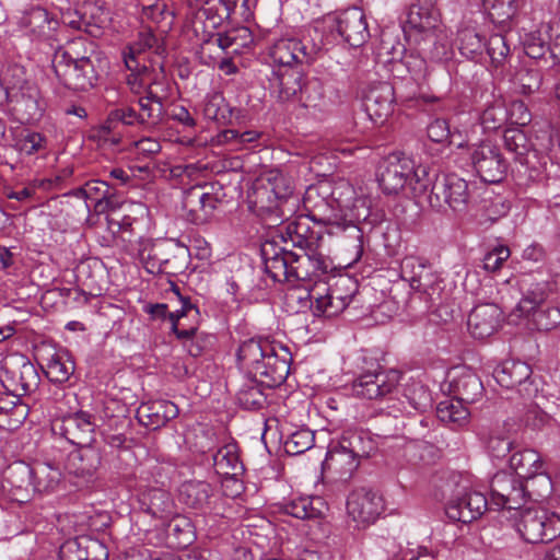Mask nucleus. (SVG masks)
<instances>
[{"label":"nucleus","mask_w":560,"mask_h":560,"mask_svg":"<svg viewBox=\"0 0 560 560\" xmlns=\"http://www.w3.org/2000/svg\"><path fill=\"white\" fill-rule=\"evenodd\" d=\"M299 202V196L293 194L291 185L280 173L257 178L247 192L248 208L270 226L292 218Z\"/></svg>","instance_id":"1"},{"label":"nucleus","mask_w":560,"mask_h":560,"mask_svg":"<svg viewBox=\"0 0 560 560\" xmlns=\"http://www.w3.org/2000/svg\"><path fill=\"white\" fill-rule=\"evenodd\" d=\"M377 180L386 195H397L408 188L415 198H420L429 190L430 170L404 152L389 154L380 166Z\"/></svg>","instance_id":"2"},{"label":"nucleus","mask_w":560,"mask_h":560,"mask_svg":"<svg viewBox=\"0 0 560 560\" xmlns=\"http://www.w3.org/2000/svg\"><path fill=\"white\" fill-rule=\"evenodd\" d=\"M436 0H417L407 14L406 25L410 30L423 34V47L434 61L447 59L452 51V44L447 31L440 22V13L435 8Z\"/></svg>","instance_id":"3"},{"label":"nucleus","mask_w":560,"mask_h":560,"mask_svg":"<svg viewBox=\"0 0 560 560\" xmlns=\"http://www.w3.org/2000/svg\"><path fill=\"white\" fill-rule=\"evenodd\" d=\"M269 57L276 66L292 68L295 65H311L324 49L326 43L317 28L302 38L278 31L269 33Z\"/></svg>","instance_id":"4"},{"label":"nucleus","mask_w":560,"mask_h":560,"mask_svg":"<svg viewBox=\"0 0 560 560\" xmlns=\"http://www.w3.org/2000/svg\"><path fill=\"white\" fill-rule=\"evenodd\" d=\"M189 256L188 247L174 240L147 241L139 249V258L151 275L176 273Z\"/></svg>","instance_id":"5"},{"label":"nucleus","mask_w":560,"mask_h":560,"mask_svg":"<svg viewBox=\"0 0 560 560\" xmlns=\"http://www.w3.org/2000/svg\"><path fill=\"white\" fill-rule=\"evenodd\" d=\"M429 190L422 197L427 198L430 207L438 212L452 209L464 212L467 208L469 191L468 183L456 174H438L430 172Z\"/></svg>","instance_id":"6"},{"label":"nucleus","mask_w":560,"mask_h":560,"mask_svg":"<svg viewBox=\"0 0 560 560\" xmlns=\"http://www.w3.org/2000/svg\"><path fill=\"white\" fill-rule=\"evenodd\" d=\"M548 292L545 284L529 289L514 307L512 315L527 318L538 331H550L560 326V308L546 304Z\"/></svg>","instance_id":"7"},{"label":"nucleus","mask_w":560,"mask_h":560,"mask_svg":"<svg viewBox=\"0 0 560 560\" xmlns=\"http://www.w3.org/2000/svg\"><path fill=\"white\" fill-rule=\"evenodd\" d=\"M355 283L350 278H341L332 285L315 283L308 291L311 310L315 316L334 317L345 311L353 299Z\"/></svg>","instance_id":"8"},{"label":"nucleus","mask_w":560,"mask_h":560,"mask_svg":"<svg viewBox=\"0 0 560 560\" xmlns=\"http://www.w3.org/2000/svg\"><path fill=\"white\" fill-rule=\"evenodd\" d=\"M355 283L350 278H341L332 285L315 283L308 291L311 310L315 316L334 317L345 311L353 299Z\"/></svg>","instance_id":"9"},{"label":"nucleus","mask_w":560,"mask_h":560,"mask_svg":"<svg viewBox=\"0 0 560 560\" xmlns=\"http://www.w3.org/2000/svg\"><path fill=\"white\" fill-rule=\"evenodd\" d=\"M448 487L445 513L451 521L471 523L487 511L488 500L481 492L471 490L467 479L458 478Z\"/></svg>","instance_id":"10"},{"label":"nucleus","mask_w":560,"mask_h":560,"mask_svg":"<svg viewBox=\"0 0 560 560\" xmlns=\"http://www.w3.org/2000/svg\"><path fill=\"white\" fill-rule=\"evenodd\" d=\"M161 79H163L162 71L156 72L148 67H143L141 73L129 75L128 84L133 92L139 93L140 89L145 91V95L139 97L138 101L141 125L156 126L162 119L163 96L159 95L153 89V86L161 84Z\"/></svg>","instance_id":"11"},{"label":"nucleus","mask_w":560,"mask_h":560,"mask_svg":"<svg viewBox=\"0 0 560 560\" xmlns=\"http://www.w3.org/2000/svg\"><path fill=\"white\" fill-rule=\"evenodd\" d=\"M71 51L68 59L54 58L52 68L59 81L69 90L88 91L97 82V72L94 61L78 57Z\"/></svg>","instance_id":"12"},{"label":"nucleus","mask_w":560,"mask_h":560,"mask_svg":"<svg viewBox=\"0 0 560 560\" xmlns=\"http://www.w3.org/2000/svg\"><path fill=\"white\" fill-rule=\"evenodd\" d=\"M516 529L529 544L548 542L560 535V516L541 509H526L520 513Z\"/></svg>","instance_id":"13"},{"label":"nucleus","mask_w":560,"mask_h":560,"mask_svg":"<svg viewBox=\"0 0 560 560\" xmlns=\"http://www.w3.org/2000/svg\"><path fill=\"white\" fill-rule=\"evenodd\" d=\"M0 382L7 393L13 397H23L38 388L40 377L35 365L21 358L19 362H4L1 365Z\"/></svg>","instance_id":"14"},{"label":"nucleus","mask_w":560,"mask_h":560,"mask_svg":"<svg viewBox=\"0 0 560 560\" xmlns=\"http://www.w3.org/2000/svg\"><path fill=\"white\" fill-rule=\"evenodd\" d=\"M401 374L396 370L368 371L355 377L351 384L353 396L362 399H382L393 395Z\"/></svg>","instance_id":"15"},{"label":"nucleus","mask_w":560,"mask_h":560,"mask_svg":"<svg viewBox=\"0 0 560 560\" xmlns=\"http://www.w3.org/2000/svg\"><path fill=\"white\" fill-rule=\"evenodd\" d=\"M472 166L486 183H499L503 179L508 164L500 149L489 141H481L470 148Z\"/></svg>","instance_id":"16"},{"label":"nucleus","mask_w":560,"mask_h":560,"mask_svg":"<svg viewBox=\"0 0 560 560\" xmlns=\"http://www.w3.org/2000/svg\"><path fill=\"white\" fill-rule=\"evenodd\" d=\"M532 369L522 361L506 360L493 371L497 383L505 388H516L524 398H533L538 393V386L530 380Z\"/></svg>","instance_id":"17"},{"label":"nucleus","mask_w":560,"mask_h":560,"mask_svg":"<svg viewBox=\"0 0 560 560\" xmlns=\"http://www.w3.org/2000/svg\"><path fill=\"white\" fill-rule=\"evenodd\" d=\"M291 362L292 354L289 348L276 341L273 351L266 354V358L254 373V377L258 378V382L268 388L280 386L290 373Z\"/></svg>","instance_id":"18"},{"label":"nucleus","mask_w":560,"mask_h":560,"mask_svg":"<svg viewBox=\"0 0 560 560\" xmlns=\"http://www.w3.org/2000/svg\"><path fill=\"white\" fill-rule=\"evenodd\" d=\"M384 511V500L377 492L360 488L353 490L347 500L348 516L358 527L373 524Z\"/></svg>","instance_id":"19"},{"label":"nucleus","mask_w":560,"mask_h":560,"mask_svg":"<svg viewBox=\"0 0 560 560\" xmlns=\"http://www.w3.org/2000/svg\"><path fill=\"white\" fill-rule=\"evenodd\" d=\"M52 432L79 447L91 445L95 423L90 413L79 411L52 422Z\"/></svg>","instance_id":"20"},{"label":"nucleus","mask_w":560,"mask_h":560,"mask_svg":"<svg viewBox=\"0 0 560 560\" xmlns=\"http://www.w3.org/2000/svg\"><path fill=\"white\" fill-rule=\"evenodd\" d=\"M490 504L497 509H520L524 500L523 481L512 474L500 471L490 482Z\"/></svg>","instance_id":"21"},{"label":"nucleus","mask_w":560,"mask_h":560,"mask_svg":"<svg viewBox=\"0 0 560 560\" xmlns=\"http://www.w3.org/2000/svg\"><path fill=\"white\" fill-rule=\"evenodd\" d=\"M219 200L205 190L203 186H191L183 194V209L187 212V220L194 224L206 223L213 214Z\"/></svg>","instance_id":"22"},{"label":"nucleus","mask_w":560,"mask_h":560,"mask_svg":"<svg viewBox=\"0 0 560 560\" xmlns=\"http://www.w3.org/2000/svg\"><path fill=\"white\" fill-rule=\"evenodd\" d=\"M261 257L266 273L275 282L293 283L291 272L293 252L278 246L275 242H266L261 246Z\"/></svg>","instance_id":"23"},{"label":"nucleus","mask_w":560,"mask_h":560,"mask_svg":"<svg viewBox=\"0 0 560 560\" xmlns=\"http://www.w3.org/2000/svg\"><path fill=\"white\" fill-rule=\"evenodd\" d=\"M33 466L24 462L13 463L4 471L3 489L9 492L12 501L25 503L33 493Z\"/></svg>","instance_id":"24"},{"label":"nucleus","mask_w":560,"mask_h":560,"mask_svg":"<svg viewBox=\"0 0 560 560\" xmlns=\"http://www.w3.org/2000/svg\"><path fill=\"white\" fill-rule=\"evenodd\" d=\"M334 28L352 47L362 46L370 37L365 15L358 8L341 12L336 19Z\"/></svg>","instance_id":"25"},{"label":"nucleus","mask_w":560,"mask_h":560,"mask_svg":"<svg viewBox=\"0 0 560 560\" xmlns=\"http://www.w3.org/2000/svg\"><path fill=\"white\" fill-rule=\"evenodd\" d=\"M502 322V312L493 303L477 305L468 316V329L474 338L485 339L492 336Z\"/></svg>","instance_id":"26"},{"label":"nucleus","mask_w":560,"mask_h":560,"mask_svg":"<svg viewBox=\"0 0 560 560\" xmlns=\"http://www.w3.org/2000/svg\"><path fill=\"white\" fill-rule=\"evenodd\" d=\"M287 223L282 229V233L287 238L284 242H291L292 246L299 247L301 250H315L318 249L322 242V233L314 231L310 224V217L300 215L291 220H285Z\"/></svg>","instance_id":"27"},{"label":"nucleus","mask_w":560,"mask_h":560,"mask_svg":"<svg viewBox=\"0 0 560 560\" xmlns=\"http://www.w3.org/2000/svg\"><path fill=\"white\" fill-rule=\"evenodd\" d=\"M58 26V21L40 7L26 11L19 19V27L33 39H48Z\"/></svg>","instance_id":"28"},{"label":"nucleus","mask_w":560,"mask_h":560,"mask_svg":"<svg viewBox=\"0 0 560 560\" xmlns=\"http://www.w3.org/2000/svg\"><path fill=\"white\" fill-rule=\"evenodd\" d=\"M178 412L174 402L160 399L141 404L137 409V418L142 425L156 430L175 419Z\"/></svg>","instance_id":"29"},{"label":"nucleus","mask_w":560,"mask_h":560,"mask_svg":"<svg viewBox=\"0 0 560 560\" xmlns=\"http://www.w3.org/2000/svg\"><path fill=\"white\" fill-rule=\"evenodd\" d=\"M328 271L326 258L315 250H302L301 254L293 253L291 272L293 282L312 280L315 277L325 275Z\"/></svg>","instance_id":"30"},{"label":"nucleus","mask_w":560,"mask_h":560,"mask_svg":"<svg viewBox=\"0 0 560 560\" xmlns=\"http://www.w3.org/2000/svg\"><path fill=\"white\" fill-rule=\"evenodd\" d=\"M102 455L100 450L94 446L86 445L72 451L67 460V469L69 474L90 480L101 467Z\"/></svg>","instance_id":"31"},{"label":"nucleus","mask_w":560,"mask_h":560,"mask_svg":"<svg viewBox=\"0 0 560 560\" xmlns=\"http://www.w3.org/2000/svg\"><path fill=\"white\" fill-rule=\"evenodd\" d=\"M394 88L382 82L373 86L365 96L364 107L375 122H383L393 112Z\"/></svg>","instance_id":"32"},{"label":"nucleus","mask_w":560,"mask_h":560,"mask_svg":"<svg viewBox=\"0 0 560 560\" xmlns=\"http://www.w3.org/2000/svg\"><path fill=\"white\" fill-rule=\"evenodd\" d=\"M275 342V340L256 338L243 341L236 353L240 366L254 375L266 354L273 351Z\"/></svg>","instance_id":"33"},{"label":"nucleus","mask_w":560,"mask_h":560,"mask_svg":"<svg viewBox=\"0 0 560 560\" xmlns=\"http://www.w3.org/2000/svg\"><path fill=\"white\" fill-rule=\"evenodd\" d=\"M28 415V407L21 401V397H13L9 393L0 395V429L14 431L21 427Z\"/></svg>","instance_id":"34"},{"label":"nucleus","mask_w":560,"mask_h":560,"mask_svg":"<svg viewBox=\"0 0 560 560\" xmlns=\"http://www.w3.org/2000/svg\"><path fill=\"white\" fill-rule=\"evenodd\" d=\"M78 21H70L72 27L97 37L109 23V12L96 3H88L82 8Z\"/></svg>","instance_id":"35"},{"label":"nucleus","mask_w":560,"mask_h":560,"mask_svg":"<svg viewBox=\"0 0 560 560\" xmlns=\"http://www.w3.org/2000/svg\"><path fill=\"white\" fill-rule=\"evenodd\" d=\"M339 442L332 440L324 460L325 468L340 474L341 477H350L357 470L360 459L347 450H341Z\"/></svg>","instance_id":"36"},{"label":"nucleus","mask_w":560,"mask_h":560,"mask_svg":"<svg viewBox=\"0 0 560 560\" xmlns=\"http://www.w3.org/2000/svg\"><path fill=\"white\" fill-rule=\"evenodd\" d=\"M451 392L454 397L472 404L477 401L483 392V386L479 377L471 371H464L459 375L452 378L450 383Z\"/></svg>","instance_id":"37"},{"label":"nucleus","mask_w":560,"mask_h":560,"mask_svg":"<svg viewBox=\"0 0 560 560\" xmlns=\"http://www.w3.org/2000/svg\"><path fill=\"white\" fill-rule=\"evenodd\" d=\"M212 495L213 489L206 481H186L180 486L178 492V499L182 503L201 511L209 506Z\"/></svg>","instance_id":"38"},{"label":"nucleus","mask_w":560,"mask_h":560,"mask_svg":"<svg viewBox=\"0 0 560 560\" xmlns=\"http://www.w3.org/2000/svg\"><path fill=\"white\" fill-rule=\"evenodd\" d=\"M33 493L49 494L57 491L62 481L59 467L49 463H38L33 466Z\"/></svg>","instance_id":"39"},{"label":"nucleus","mask_w":560,"mask_h":560,"mask_svg":"<svg viewBox=\"0 0 560 560\" xmlns=\"http://www.w3.org/2000/svg\"><path fill=\"white\" fill-rule=\"evenodd\" d=\"M139 503L144 512L159 518H163L172 509L170 493L161 488L143 489L139 494Z\"/></svg>","instance_id":"40"},{"label":"nucleus","mask_w":560,"mask_h":560,"mask_svg":"<svg viewBox=\"0 0 560 560\" xmlns=\"http://www.w3.org/2000/svg\"><path fill=\"white\" fill-rule=\"evenodd\" d=\"M326 509L325 502L319 497H301L283 505L285 514L300 520L320 518Z\"/></svg>","instance_id":"41"},{"label":"nucleus","mask_w":560,"mask_h":560,"mask_svg":"<svg viewBox=\"0 0 560 560\" xmlns=\"http://www.w3.org/2000/svg\"><path fill=\"white\" fill-rule=\"evenodd\" d=\"M95 550L102 551L106 557L107 552L97 540L86 537H77L66 540L59 548L60 560H92L91 553Z\"/></svg>","instance_id":"42"},{"label":"nucleus","mask_w":560,"mask_h":560,"mask_svg":"<svg viewBox=\"0 0 560 560\" xmlns=\"http://www.w3.org/2000/svg\"><path fill=\"white\" fill-rule=\"evenodd\" d=\"M74 361L66 349L56 351L47 361L45 374L52 383L62 384L74 373Z\"/></svg>","instance_id":"43"},{"label":"nucleus","mask_w":560,"mask_h":560,"mask_svg":"<svg viewBox=\"0 0 560 560\" xmlns=\"http://www.w3.org/2000/svg\"><path fill=\"white\" fill-rule=\"evenodd\" d=\"M341 450H347L359 459L369 457L375 445L372 438L363 430H346L337 440Z\"/></svg>","instance_id":"44"},{"label":"nucleus","mask_w":560,"mask_h":560,"mask_svg":"<svg viewBox=\"0 0 560 560\" xmlns=\"http://www.w3.org/2000/svg\"><path fill=\"white\" fill-rule=\"evenodd\" d=\"M466 402L455 397L439 402L436 407L438 418L445 424L459 428L468 423L470 411Z\"/></svg>","instance_id":"45"},{"label":"nucleus","mask_w":560,"mask_h":560,"mask_svg":"<svg viewBox=\"0 0 560 560\" xmlns=\"http://www.w3.org/2000/svg\"><path fill=\"white\" fill-rule=\"evenodd\" d=\"M83 198L94 201V210L105 213L115 209L113 194L109 185L103 180H89L83 185Z\"/></svg>","instance_id":"46"},{"label":"nucleus","mask_w":560,"mask_h":560,"mask_svg":"<svg viewBox=\"0 0 560 560\" xmlns=\"http://www.w3.org/2000/svg\"><path fill=\"white\" fill-rule=\"evenodd\" d=\"M212 459L218 475L234 477L243 471L235 444L223 445L212 455Z\"/></svg>","instance_id":"47"},{"label":"nucleus","mask_w":560,"mask_h":560,"mask_svg":"<svg viewBox=\"0 0 560 560\" xmlns=\"http://www.w3.org/2000/svg\"><path fill=\"white\" fill-rule=\"evenodd\" d=\"M217 42L223 50H230V52L238 55L254 44V36L247 26H238L224 33H219Z\"/></svg>","instance_id":"48"},{"label":"nucleus","mask_w":560,"mask_h":560,"mask_svg":"<svg viewBox=\"0 0 560 560\" xmlns=\"http://www.w3.org/2000/svg\"><path fill=\"white\" fill-rule=\"evenodd\" d=\"M510 467L520 479L533 477L542 469L540 455L534 450H523L515 452L510 458Z\"/></svg>","instance_id":"49"},{"label":"nucleus","mask_w":560,"mask_h":560,"mask_svg":"<svg viewBox=\"0 0 560 560\" xmlns=\"http://www.w3.org/2000/svg\"><path fill=\"white\" fill-rule=\"evenodd\" d=\"M158 43L156 37L150 31L141 32L138 40L129 46V52L125 55V63L131 74H138L143 71L145 65L140 66L139 57L147 49H152Z\"/></svg>","instance_id":"50"},{"label":"nucleus","mask_w":560,"mask_h":560,"mask_svg":"<svg viewBox=\"0 0 560 560\" xmlns=\"http://www.w3.org/2000/svg\"><path fill=\"white\" fill-rule=\"evenodd\" d=\"M318 222L323 223L327 228V233L331 235H337L342 232H348L349 236L354 238L358 243L354 245L357 248V254L360 256L363 252L362 247V231L361 229L353 223L351 220H346L342 217H338L337 214L327 218L318 219Z\"/></svg>","instance_id":"51"},{"label":"nucleus","mask_w":560,"mask_h":560,"mask_svg":"<svg viewBox=\"0 0 560 560\" xmlns=\"http://www.w3.org/2000/svg\"><path fill=\"white\" fill-rule=\"evenodd\" d=\"M303 74L292 68L285 69L278 74V97L281 101H289L298 97L304 85Z\"/></svg>","instance_id":"52"},{"label":"nucleus","mask_w":560,"mask_h":560,"mask_svg":"<svg viewBox=\"0 0 560 560\" xmlns=\"http://www.w3.org/2000/svg\"><path fill=\"white\" fill-rule=\"evenodd\" d=\"M258 378L244 384L237 393V401L245 409H259L266 404V395Z\"/></svg>","instance_id":"53"},{"label":"nucleus","mask_w":560,"mask_h":560,"mask_svg":"<svg viewBox=\"0 0 560 560\" xmlns=\"http://www.w3.org/2000/svg\"><path fill=\"white\" fill-rule=\"evenodd\" d=\"M459 50L467 58L475 59L485 50V38L474 28L465 27L458 32Z\"/></svg>","instance_id":"54"},{"label":"nucleus","mask_w":560,"mask_h":560,"mask_svg":"<svg viewBox=\"0 0 560 560\" xmlns=\"http://www.w3.org/2000/svg\"><path fill=\"white\" fill-rule=\"evenodd\" d=\"M298 100L306 108H324L326 101L323 83L315 78L306 80Z\"/></svg>","instance_id":"55"},{"label":"nucleus","mask_w":560,"mask_h":560,"mask_svg":"<svg viewBox=\"0 0 560 560\" xmlns=\"http://www.w3.org/2000/svg\"><path fill=\"white\" fill-rule=\"evenodd\" d=\"M205 117L218 122H228L232 116V108L225 103L221 93H212L207 96L203 105Z\"/></svg>","instance_id":"56"},{"label":"nucleus","mask_w":560,"mask_h":560,"mask_svg":"<svg viewBox=\"0 0 560 560\" xmlns=\"http://www.w3.org/2000/svg\"><path fill=\"white\" fill-rule=\"evenodd\" d=\"M524 480V494L534 501L544 500L551 493V479L542 472V469Z\"/></svg>","instance_id":"57"},{"label":"nucleus","mask_w":560,"mask_h":560,"mask_svg":"<svg viewBox=\"0 0 560 560\" xmlns=\"http://www.w3.org/2000/svg\"><path fill=\"white\" fill-rule=\"evenodd\" d=\"M315 442L314 432L302 428L289 434L283 443L284 451L289 455H300L308 451Z\"/></svg>","instance_id":"58"},{"label":"nucleus","mask_w":560,"mask_h":560,"mask_svg":"<svg viewBox=\"0 0 560 560\" xmlns=\"http://www.w3.org/2000/svg\"><path fill=\"white\" fill-rule=\"evenodd\" d=\"M382 549L385 556L384 560H420L428 555L425 548H420L417 552L410 548H404L402 545L395 539H384Z\"/></svg>","instance_id":"59"},{"label":"nucleus","mask_w":560,"mask_h":560,"mask_svg":"<svg viewBox=\"0 0 560 560\" xmlns=\"http://www.w3.org/2000/svg\"><path fill=\"white\" fill-rule=\"evenodd\" d=\"M504 145L508 151L523 163V158L529 152L530 143L525 132L520 128H508L503 135Z\"/></svg>","instance_id":"60"},{"label":"nucleus","mask_w":560,"mask_h":560,"mask_svg":"<svg viewBox=\"0 0 560 560\" xmlns=\"http://www.w3.org/2000/svg\"><path fill=\"white\" fill-rule=\"evenodd\" d=\"M509 118L508 107L502 102L489 105L480 116V122L485 130L494 131L501 128Z\"/></svg>","instance_id":"61"},{"label":"nucleus","mask_w":560,"mask_h":560,"mask_svg":"<svg viewBox=\"0 0 560 560\" xmlns=\"http://www.w3.org/2000/svg\"><path fill=\"white\" fill-rule=\"evenodd\" d=\"M482 4L489 15L500 23L513 18L517 11L516 0H482Z\"/></svg>","instance_id":"62"},{"label":"nucleus","mask_w":560,"mask_h":560,"mask_svg":"<svg viewBox=\"0 0 560 560\" xmlns=\"http://www.w3.org/2000/svg\"><path fill=\"white\" fill-rule=\"evenodd\" d=\"M541 73L535 68H521L515 74V84L523 94H532L539 90L541 84Z\"/></svg>","instance_id":"63"},{"label":"nucleus","mask_w":560,"mask_h":560,"mask_svg":"<svg viewBox=\"0 0 560 560\" xmlns=\"http://www.w3.org/2000/svg\"><path fill=\"white\" fill-rule=\"evenodd\" d=\"M118 126L116 120H110V115L108 114L106 121L94 131L93 138L102 145L116 147L121 142L122 137Z\"/></svg>","instance_id":"64"}]
</instances>
